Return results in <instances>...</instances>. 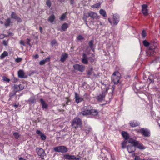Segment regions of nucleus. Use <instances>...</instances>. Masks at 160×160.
<instances>
[{
    "instance_id": "1",
    "label": "nucleus",
    "mask_w": 160,
    "mask_h": 160,
    "mask_svg": "<svg viewBox=\"0 0 160 160\" xmlns=\"http://www.w3.org/2000/svg\"><path fill=\"white\" fill-rule=\"evenodd\" d=\"M121 74L118 71H116L113 73L111 78L114 84H117L118 83Z\"/></svg>"
},
{
    "instance_id": "2",
    "label": "nucleus",
    "mask_w": 160,
    "mask_h": 160,
    "mask_svg": "<svg viewBox=\"0 0 160 160\" xmlns=\"http://www.w3.org/2000/svg\"><path fill=\"white\" fill-rule=\"evenodd\" d=\"M102 88L105 89V90L102 91V94H100L97 97V99L98 101H101L103 100V98H105L107 91L108 90V88H106V86L104 85H103V86L102 87Z\"/></svg>"
},
{
    "instance_id": "3",
    "label": "nucleus",
    "mask_w": 160,
    "mask_h": 160,
    "mask_svg": "<svg viewBox=\"0 0 160 160\" xmlns=\"http://www.w3.org/2000/svg\"><path fill=\"white\" fill-rule=\"evenodd\" d=\"M82 124L80 119L77 117L75 118L73 120L72 126L75 128H77L79 126Z\"/></svg>"
},
{
    "instance_id": "4",
    "label": "nucleus",
    "mask_w": 160,
    "mask_h": 160,
    "mask_svg": "<svg viewBox=\"0 0 160 160\" xmlns=\"http://www.w3.org/2000/svg\"><path fill=\"white\" fill-rule=\"evenodd\" d=\"M128 143H129V144H133V146L135 147H137L138 148L140 149H143L145 148L142 144L139 143L137 141L135 142V141H129Z\"/></svg>"
},
{
    "instance_id": "5",
    "label": "nucleus",
    "mask_w": 160,
    "mask_h": 160,
    "mask_svg": "<svg viewBox=\"0 0 160 160\" xmlns=\"http://www.w3.org/2000/svg\"><path fill=\"white\" fill-rule=\"evenodd\" d=\"M158 51V48L154 46H150L147 51V53L150 55H152Z\"/></svg>"
},
{
    "instance_id": "6",
    "label": "nucleus",
    "mask_w": 160,
    "mask_h": 160,
    "mask_svg": "<svg viewBox=\"0 0 160 160\" xmlns=\"http://www.w3.org/2000/svg\"><path fill=\"white\" fill-rule=\"evenodd\" d=\"M53 149L56 152L62 153L68 151L67 148L64 146L55 147Z\"/></svg>"
},
{
    "instance_id": "7",
    "label": "nucleus",
    "mask_w": 160,
    "mask_h": 160,
    "mask_svg": "<svg viewBox=\"0 0 160 160\" xmlns=\"http://www.w3.org/2000/svg\"><path fill=\"white\" fill-rule=\"evenodd\" d=\"M91 111V106H88L87 107H84L83 110L82 111V113L83 115H88L90 114Z\"/></svg>"
},
{
    "instance_id": "8",
    "label": "nucleus",
    "mask_w": 160,
    "mask_h": 160,
    "mask_svg": "<svg viewBox=\"0 0 160 160\" xmlns=\"http://www.w3.org/2000/svg\"><path fill=\"white\" fill-rule=\"evenodd\" d=\"M74 68L81 72H82L84 70V67L82 65L76 64L73 66Z\"/></svg>"
},
{
    "instance_id": "9",
    "label": "nucleus",
    "mask_w": 160,
    "mask_h": 160,
    "mask_svg": "<svg viewBox=\"0 0 160 160\" xmlns=\"http://www.w3.org/2000/svg\"><path fill=\"white\" fill-rule=\"evenodd\" d=\"M148 5L146 4H143L142 5V12L143 14L146 16L148 14V10L147 9Z\"/></svg>"
},
{
    "instance_id": "10",
    "label": "nucleus",
    "mask_w": 160,
    "mask_h": 160,
    "mask_svg": "<svg viewBox=\"0 0 160 160\" xmlns=\"http://www.w3.org/2000/svg\"><path fill=\"white\" fill-rule=\"evenodd\" d=\"M87 18L89 17H90L91 18L93 19L96 18L97 17V14L93 12L90 11L87 13Z\"/></svg>"
},
{
    "instance_id": "11",
    "label": "nucleus",
    "mask_w": 160,
    "mask_h": 160,
    "mask_svg": "<svg viewBox=\"0 0 160 160\" xmlns=\"http://www.w3.org/2000/svg\"><path fill=\"white\" fill-rule=\"evenodd\" d=\"M132 145H128L127 146V148L129 153H131L134 152L136 150V147Z\"/></svg>"
},
{
    "instance_id": "12",
    "label": "nucleus",
    "mask_w": 160,
    "mask_h": 160,
    "mask_svg": "<svg viewBox=\"0 0 160 160\" xmlns=\"http://www.w3.org/2000/svg\"><path fill=\"white\" fill-rule=\"evenodd\" d=\"M113 24L116 25L119 22V16L116 14H114L113 16Z\"/></svg>"
},
{
    "instance_id": "13",
    "label": "nucleus",
    "mask_w": 160,
    "mask_h": 160,
    "mask_svg": "<svg viewBox=\"0 0 160 160\" xmlns=\"http://www.w3.org/2000/svg\"><path fill=\"white\" fill-rule=\"evenodd\" d=\"M14 88L16 92H18L22 90L23 89V87L22 84L15 85L14 86Z\"/></svg>"
},
{
    "instance_id": "14",
    "label": "nucleus",
    "mask_w": 160,
    "mask_h": 160,
    "mask_svg": "<svg viewBox=\"0 0 160 160\" xmlns=\"http://www.w3.org/2000/svg\"><path fill=\"white\" fill-rule=\"evenodd\" d=\"M140 132L145 136L148 137L150 136V132L146 129L142 128L140 130Z\"/></svg>"
},
{
    "instance_id": "15",
    "label": "nucleus",
    "mask_w": 160,
    "mask_h": 160,
    "mask_svg": "<svg viewBox=\"0 0 160 160\" xmlns=\"http://www.w3.org/2000/svg\"><path fill=\"white\" fill-rule=\"evenodd\" d=\"M68 54L66 53H62L61 55V58L60 60V61L62 62H64L66 59L68 58Z\"/></svg>"
},
{
    "instance_id": "16",
    "label": "nucleus",
    "mask_w": 160,
    "mask_h": 160,
    "mask_svg": "<svg viewBox=\"0 0 160 160\" xmlns=\"http://www.w3.org/2000/svg\"><path fill=\"white\" fill-rule=\"evenodd\" d=\"M41 103L42 106V108L43 109H47L48 107V105L42 99H41Z\"/></svg>"
},
{
    "instance_id": "17",
    "label": "nucleus",
    "mask_w": 160,
    "mask_h": 160,
    "mask_svg": "<svg viewBox=\"0 0 160 160\" xmlns=\"http://www.w3.org/2000/svg\"><path fill=\"white\" fill-rule=\"evenodd\" d=\"M75 98L76 101L77 103H78L83 100V98L80 97L77 93H75Z\"/></svg>"
},
{
    "instance_id": "18",
    "label": "nucleus",
    "mask_w": 160,
    "mask_h": 160,
    "mask_svg": "<svg viewBox=\"0 0 160 160\" xmlns=\"http://www.w3.org/2000/svg\"><path fill=\"white\" fill-rule=\"evenodd\" d=\"M18 77L20 78H25L26 77L25 76V73L24 71L21 70H20L18 71Z\"/></svg>"
},
{
    "instance_id": "19",
    "label": "nucleus",
    "mask_w": 160,
    "mask_h": 160,
    "mask_svg": "<svg viewBox=\"0 0 160 160\" xmlns=\"http://www.w3.org/2000/svg\"><path fill=\"white\" fill-rule=\"evenodd\" d=\"M122 134L125 140H127L129 139V135L127 132L123 131L122 132Z\"/></svg>"
},
{
    "instance_id": "20",
    "label": "nucleus",
    "mask_w": 160,
    "mask_h": 160,
    "mask_svg": "<svg viewBox=\"0 0 160 160\" xmlns=\"http://www.w3.org/2000/svg\"><path fill=\"white\" fill-rule=\"evenodd\" d=\"M98 113V111L97 110L93 109L92 108L91 106V111H90V114L95 116L97 115Z\"/></svg>"
},
{
    "instance_id": "21",
    "label": "nucleus",
    "mask_w": 160,
    "mask_h": 160,
    "mask_svg": "<svg viewBox=\"0 0 160 160\" xmlns=\"http://www.w3.org/2000/svg\"><path fill=\"white\" fill-rule=\"evenodd\" d=\"M64 157L66 159H76V157L74 155H66L64 156Z\"/></svg>"
},
{
    "instance_id": "22",
    "label": "nucleus",
    "mask_w": 160,
    "mask_h": 160,
    "mask_svg": "<svg viewBox=\"0 0 160 160\" xmlns=\"http://www.w3.org/2000/svg\"><path fill=\"white\" fill-rule=\"evenodd\" d=\"M55 19V17L54 15H52L50 16L48 18V21L51 22V23H52L54 21V20Z\"/></svg>"
},
{
    "instance_id": "23",
    "label": "nucleus",
    "mask_w": 160,
    "mask_h": 160,
    "mask_svg": "<svg viewBox=\"0 0 160 160\" xmlns=\"http://www.w3.org/2000/svg\"><path fill=\"white\" fill-rule=\"evenodd\" d=\"M129 141H124L122 142L121 143L122 145V148H126L127 145L128 143H128Z\"/></svg>"
},
{
    "instance_id": "24",
    "label": "nucleus",
    "mask_w": 160,
    "mask_h": 160,
    "mask_svg": "<svg viewBox=\"0 0 160 160\" xmlns=\"http://www.w3.org/2000/svg\"><path fill=\"white\" fill-rule=\"evenodd\" d=\"M50 60V58H47L45 60H43L41 61V65L44 64L46 62H49Z\"/></svg>"
},
{
    "instance_id": "25",
    "label": "nucleus",
    "mask_w": 160,
    "mask_h": 160,
    "mask_svg": "<svg viewBox=\"0 0 160 160\" xmlns=\"http://www.w3.org/2000/svg\"><path fill=\"white\" fill-rule=\"evenodd\" d=\"M68 25L66 23H64L61 27L63 31H65L68 28Z\"/></svg>"
},
{
    "instance_id": "26",
    "label": "nucleus",
    "mask_w": 160,
    "mask_h": 160,
    "mask_svg": "<svg viewBox=\"0 0 160 160\" xmlns=\"http://www.w3.org/2000/svg\"><path fill=\"white\" fill-rule=\"evenodd\" d=\"M100 13L104 17H105L107 16L106 14L105 11L103 9H100L99 11Z\"/></svg>"
},
{
    "instance_id": "27",
    "label": "nucleus",
    "mask_w": 160,
    "mask_h": 160,
    "mask_svg": "<svg viewBox=\"0 0 160 160\" xmlns=\"http://www.w3.org/2000/svg\"><path fill=\"white\" fill-rule=\"evenodd\" d=\"M93 42L94 41L93 40H91L88 43L89 46L91 49L92 50L93 49Z\"/></svg>"
},
{
    "instance_id": "28",
    "label": "nucleus",
    "mask_w": 160,
    "mask_h": 160,
    "mask_svg": "<svg viewBox=\"0 0 160 160\" xmlns=\"http://www.w3.org/2000/svg\"><path fill=\"white\" fill-rule=\"evenodd\" d=\"M11 22V20L10 18L7 19L5 23V25L6 27H7L9 26L10 22Z\"/></svg>"
},
{
    "instance_id": "29",
    "label": "nucleus",
    "mask_w": 160,
    "mask_h": 160,
    "mask_svg": "<svg viewBox=\"0 0 160 160\" xmlns=\"http://www.w3.org/2000/svg\"><path fill=\"white\" fill-rule=\"evenodd\" d=\"M8 55V53L6 51H4L3 53L1 55L0 58L1 59L4 58L5 57Z\"/></svg>"
},
{
    "instance_id": "30",
    "label": "nucleus",
    "mask_w": 160,
    "mask_h": 160,
    "mask_svg": "<svg viewBox=\"0 0 160 160\" xmlns=\"http://www.w3.org/2000/svg\"><path fill=\"white\" fill-rule=\"evenodd\" d=\"M41 152H42V154H41V158L43 159L44 158V157L45 156V153L44 150L41 148Z\"/></svg>"
},
{
    "instance_id": "31",
    "label": "nucleus",
    "mask_w": 160,
    "mask_h": 160,
    "mask_svg": "<svg viewBox=\"0 0 160 160\" xmlns=\"http://www.w3.org/2000/svg\"><path fill=\"white\" fill-rule=\"evenodd\" d=\"M11 17L12 18L16 19L18 18V15L16 13H15L14 12H12L11 14Z\"/></svg>"
},
{
    "instance_id": "32",
    "label": "nucleus",
    "mask_w": 160,
    "mask_h": 160,
    "mask_svg": "<svg viewBox=\"0 0 160 160\" xmlns=\"http://www.w3.org/2000/svg\"><path fill=\"white\" fill-rule=\"evenodd\" d=\"M143 45L146 47H148L150 45V43L146 40L143 41Z\"/></svg>"
},
{
    "instance_id": "33",
    "label": "nucleus",
    "mask_w": 160,
    "mask_h": 160,
    "mask_svg": "<svg viewBox=\"0 0 160 160\" xmlns=\"http://www.w3.org/2000/svg\"><path fill=\"white\" fill-rule=\"evenodd\" d=\"M100 3H98L92 6L91 7L93 8H98L100 7Z\"/></svg>"
},
{
    "instance_id": "34",
    "label": "nucleus",
    "mask_w": 160,
    "mask_h": 160,
    "mask_svg": "<svg viewBox=\"0 0 160 160\" xmlns=\"http://www.w3.org/2000/svg\"><path fill=\"white\" fill-rule=\"evenodd\" d=\"M87 15H86V14H84L83 17V19L84 20L86 24L87 25V26H88V24L87 23Z\"/></svg>"
},
{
    "instance_id": "35",
    "label": "nucleus",
    "mask_w": 160,
    "mask_h": 160,
    "mask_svg": "<svg viewBox=\"0 0 160 160\" xmlns=\"http://www.w3.org/2000/svg\"><path fill=\"white\" fill-rule=\"evenodd\" d=\"M130 124L131 126L132 127H135L137 126H138V123H136V122H131L130 123Z\"/></svg>"
},
{
    "instance_id": "36",
    "label": "nucleus",
    "mask_w": 160,
    "mask_h": 160,
    "mask_svg": "<svg viewBox=\"0 0 160 160\" xmlns=\"http://www.w3.org/2000/svg\"><path fill=\"white\" fill-rule=\"evenodd\" d=\"M13 135L16 139L19 138L20 136L18 132H15L13 134Z\"/></svg>"
},
{
    "instance_id": "37",
    "label": "nucleus",
    "mask_w": 160,
    "mask_h": 160,
    "mask_svg": "<svg viewBox=\"0 0 160 160\" xmlns=\"http://www.w3.org/2000/svg\"><path fill=\"white\" fill-rule=\"evenodd\" d=\"M46 5L50 8L51 5V2L50 0H47L46 2Z\"/></svg>"
},
{
    "instance_id": "38",
    "label": "nucleus",
    "mask_w": 160,
    "mask_h": 160,
    "mask_svg": "<svg viewBox=\"0 0 160 160\" xmlns=\"http://www.w3.org/2000/svg\"><path fill=\"white\" fill-rule=\"evenodd\" d=\"M2 80L4 81H6V82H9L10 80V79L8 78L7 77L5 76H3L2 77Z\"/></svg>"
},
{
    "instance_id": "39",
    "label": "nucleus",
    "mask_w": 160,
    "mask_h": 160,
    "mask_svg": "<svg viewBox=\"0 0 160 160\" xmlns=\"http://www.w3.org/2000/svg\"><path fill=\"white\" fill-rule=\"evenodd\" d=\"M82 62L83 63L85 64H87L88 63V61L87 58H82Z\"/></svg>"
},
{
    "instance_id": "40",
    "label": "nucleus",
    "mask_w": 160,
    "mask_h": 160,
    "mask_svg": "<svg viewBox=\"0 0 160 160\" xmlns=\"http://www.w3.org/2000/svg\"><path fill=\"white\" fill-rule=\"evenodd\" d=\"M41 138L42 140H45L46 139V137L43 133L41 132Z\"/></svg>"
},
{
    "instance_id": "41",
    "label": "nucleus",
    "mask_w": 160,
    "mask_h": 160,
    "mask_svg": "<svg viewBox=\"0 0 160 160\" xmlns=\"http://www.w3.org/2000/svg\"><path fill=\"white\" fill-rule=\"evenodd\" d=\"M93 72V68H92L90 69L89 70L87 73V74L89 75H90Z\"/></svg>"
},
{
    "instance_id": "42",
    "label": "nucleus",
    "mask_w": 160,
    "mask_h": 160,
    "mask_svg": "<svg viewBox=\"0 0 160 160\" xmlns=\"http://www.w3.org/2000/svg\"><path fill=\"white\" fill-rule=\"evenodd\" d=\"M22 58H18L15 60V61L16 62H21L22 61Z\"/></svg>"
},
{
    "instance_id": "43",
    "label": "nucleus",
    "mask_w": 160,
    "mask_h": 160,
    "mask_svg": "<svg viewBox=\"0 0 160 160\" xmlns=\"http://www.w3.org/2000/svg\"><path fill=\"white\" fill-rule=\"evenodd\" d=\"M66 15L65 14H63L61 16L60 19L61 20H63L65 18Z\"/></svg>"
},
{
    "instance_id": "44",
    "label": "nucleus",
    "mask_w": 160,
    "mask_h": 160,
    "mask_svg": "<svg viewBox=\"0 0 160 160\" xmlns=\"http://www.w3.org/2000/svg\"><path fill=\"white\" fill-rule=\"evenodd\" d=\"M84 39V38L81 35H79L78 37V40H81Z\"/></svg>"
},
{
    "instance_id": "45",
    "label": "nucleus",
    "mask_w": 160,
    "mask_h": 160,
    "mask_svg": "<svg viewBox=\"0 0 160 160\" xmlns=\"http://www.w3.org/2000/svg\"><path fill=\"white\" fill-rule=\"evenodd\" d=\"M51 44L52 46L55 45L57 44V41L55 40H53L51 41Z\"/></svg>"
},
{
    "instance_id": "46",
    "label": "nucleus",
    "mask_w": 160,
    "mask_h": 160,
    "mask_svg": "<svg viewBox=\"0 0 160 160\" xmlns=\"http://www.w3.org/2000/svg\"><path fill=\"white\" fill-rule=\"evenodd\" d=\"M142 36L143 38H145L146 36V33L144 30H143L142 33Z\"/></svg>"
},
{
    "instance_id": "47",
    "label": "nucleus",
    "mask_w": 160,
    "mask_h": 160,
    "mask_svg": "<svg viewBox=\"0 0 160 160\" xmlns=\"http://www.w3.org/2000/svg\"><path fill=\"white\" fill-rule=\"evenodd\" d=\"M32 57L33 58H34V59H37L39 58V55L38 54H36L35 55H33Z\"/></svg>"
},
{
    "instance_id": "48",
    "label": "nucleus",
    "mask_w": 160,
    "mask_h": 160,
    "mask_svg": "<svg viewBox=\"0 0 160 160\" xmlns=\"http://www.w3.org/2000/svg\"><path fill=\"white\" fill-rule=\"evenodd\" d=\"M70 0V3L72 5H73L75 3V0Z\"/></svg>"
},
{
    "instance_id": "49",
    "label": "nucleus",
    "mask_w": 160,
    "mask_h": 160,
    "mask_svg": "<svg viewBox=\"0 0 160 160\" xmlns=\"http://www.w3.org/2000/svg\"><path fill=\"white\" fill-rule=\"evenodd\" d=\"M5 37V36L4 34H0V39H2L3 38Z\"/></svg>"
},
{
    "instance_id": "50",
    "label": "nucleus",
    "mask_w": 160,
    "mask_h": 160,
    "mask_svg": "<svg viewBox=\"0 0 160 160\" xmlns=\"http://www.w3.org/2000/svg\"><path fill=\"white\" fill-rule=\"evenodd\" d=\"M82 56H83L82 58H87V56L86 55V54L84 53H83L82 54Z\"/></svg>"
},
{
    "instance_id": "51",
    "label": "nucleus",
    "mask_w": 160,
    "mask_h": 160,
    "mask_svg": "<svg viewBox=\"0 0 160 160\" xmlns=\"http://www.w3.org/2000/svg\"><path fill=\"white\" fill-rule=\"evenodd\" d=\"M16 20H18V22H21L22 21V19L18 17V18Z\"/></svg>"
},
{
    "instance_id": "52",
    "label": "nucleus",
    "mask_w": 160,
    "mask_h": 160,
    "mask_svg": "<svg viewBox=\"0 0 160 160\" xmlns=\"http://www.w3.org/2000/svg\"><path fill=\"white\" fill-rule=\"evenodd\" d=\"M40 150V148H38L36 149V151L38 152V154L39 155L40 153L39 152V151Z\"/></svg>"
},
{
    "instance_id": "53",
    "label": "nucleus",
    "mask_w": 160,
    "mask_h": 160,
    "mask_svg": "<svg viewBox=\"0 0 160 160\" xmlns=\"http://www.w3.org/2000/svg\"><path fill=\"white\" fill-rule=\"evenodd\" d=\"M12 80L13 82H17L18 80L17 78H13L12 79Z\"/></svg>"
},
{
    "instance_id": "54",
    "label": "nucleus",
    "mask_w": 160,
    "mask_h": 160,
    "mask_svg": "<svg viewBox=\"0 0 160 160\" xmlns=\"http://www.w3.org/2000/svg\"><path fill=\"white\" fill-rule=\"evenodd\" d=\"M20 44L22 45L23 46H24L25 45V44H24V42H23V41L22 40H21L20 41Z\"/></svg>"
},
{
    "instance_id": "55",
    "label": "nucleus",
    "mask_w": 160,
    "mask_h": 160,
    "mask_svg": "<svg viewBox=\"0 0 160 160\" xmlns=\"http://www.w3.org/2000/svg\"><path fill=\"white\" fill-rule=\"evenodd\" d=\"M88 59L90 60V61L92 62L94 61V60L92 59V57H90Z\"/></svg>"
},
{
    "instance_id": "56",
    "label": "nucleus",
    "mask_w": 160,
    "mask_h": 160,
    "mask_svg": "<svg viewBox=\"0 0 160 160\" xmlns=\"http://www.w3.org/2000/svg\"><path fill=\"white\" fill-rule=\"evenodd\" d=\"M135 159V160H139L140 159V158L139 156H136Z\"/></svg>"
},
{
    "instance_id": "57",
    "label": "nucleus",
    "mask_w": 160,
    "mask_h": 160,
    "mask_svg": "<svg viewBox=\"0 0 160 160\" xmlns=\"http://www.w3.org/2000/svg\"><path fill=\"white\" fill-rule=\"evenodd\" d=\"M3 43L5 46H6L7 45V43H6V42L5 40H3Z\"/></svg>"
},
{
    "instance_id": "58",
    "label": "nucleus",
    "mask_w": 160,
    "mask_h": 160,
    "mask_svg": "<svg viewBox=\"0 0 160 160\" xmlns=\"http://www.w3.org/2000/svg\"><path fill=\"white\" fill-rule=\"evenodd\" d=\"M27 43L28 44L30 45L29 42H30V40L28 39H27Z\"/></svg>"
},
{
    "instance_id": "59",
    "label": "nucleus",
    "mask_w": 160,
    "mask_h": 160,
    "mask_svg": "<svg viewBox=\"0 0 160 160\" xmlns=\"http://www.w3.org/2000/svg\"><path fill=\"white\" fill-rule=\"evenodd\" d=\"M108 21L109 22L112 24V23L111 21V20L110 19V18H108Z\"/></svg>"
},
{
    "instance_id": "60",
    "label": "nucleus",
    "mask_w": 160,
    "mask_h": 160,
    "mask_svg": "<svg viewBox=\"0 0 160 160\" xmlns=\"http://www.w3.org/2000/svg\"><path fill=\"white\" fill-rule=\"evenodd\" d=\"M36 132L38 134H40V130H37Z\"/></svg>"
},
{
    "instance_id": "61",
    "label": "nucleus",
    "mask_w": 160,
    "mask_h": 160,
    "mask_svg": "<svg viewBox=\"0 0 160 160\" xmlns=\"http://www.w3.org/2000/svg\"><path fill=\"white\" fill-rule=\"evenodd\" d=\"M77 158V159H78L79 160L81 158V157L79 156H78L77 158Z\"/></svg>"
},
{
    "instance_id": "62",
    "label": "nucleus",
    "mask_w": 160,
    "mask_h": 160,
    "mask_svg": "<svg viewBox=\"0 0 160 160\" xmlns=\"http://www.w3.org/2000/svg\"><path fill=\"white\" fill-rule=\"evenodd\" d=\"M19 160H25L24 159L22 158H19Z\"/></svg>"
},
{
    "instance_id": "63",
    "label": "nucleus",
    "mask_w": 160,
    "mask_h": 160,
    "mask_svg": "<svg viewBox=\"0 0 160 160\" xmlns=\"http://www.w3.org/2000/svg\"><path fill=\"white\" fill-rule=\"evenodd\" d=\"M0 23L2 24H3V22L2 21H0Z\"/></svg>"
},
{
    "instance_id": "64",
    "label": "nucleus",
    "mask_w": 160,
    "mask_h": 160,
    "mask_svg": "<svg viewBox=\"0 0 160 160\" xmlns=\"http://www.w3.org/2000/svg\"><path fill=\"white\" fill-rule=\"evenodd\" d=\"M68 101H69V100H67V102H66V104H67V105H68Z\"/></svg>"
}]
</instances>
